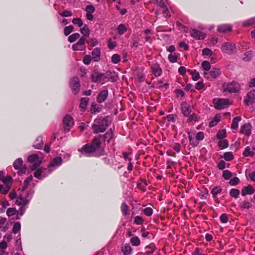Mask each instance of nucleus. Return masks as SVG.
I'll return each mask as SVG.
<instances>
[{
    "instance_id": "nucleus-1",
    "label": "nucleus",
    "mask_w": 255,
    "mask_h": 255,
    "mask_svg": "<svg viewBox=\"0 0 255 255\" xmlns=\"http://www.w3.org/2000/svg\"><path fill=\"white\" fill-rule=\"evenodd\" d=\"M32 179V176L30 175L24 180L21 193L16 200L17 205L24 206L29 204L34 192L33 188L29 185Z\"/></svg>"
},
{
    "instance_id": "nucleus-2",
    "label": "nucleus",
    "mask_w": 255,
    "mask_h": 255,
    "mask_svg": "<svg viewBox=\"0 0 255 255\" xmlns=\"http://www.w3.org/2000/svg\"><path fill=\"white\" fill-rule=\"evenodd\" d=\"M101 141L98 137L95 138L92 144H86L78 149L82 154L87 156H92V154L100 147Z\"/></svg>"
},
{
    "instance_id": "nucleus-3",
    "label": "nucleus",
    "mask_w": 255,
    "mask_h": 255,
    "mask_svg": "<svg viewBox=\"0 0 255 255\" xmlns=\"http://www.w3.org/2000/svg\"><path fill=\"white\" fill-rule=\"evenodd\" d=\"M110 124L108 118H99L94 121L92 126L93 129L95 133L104 132Z\"/></svg>"
},
{
    "instance_id": "nucleus-4",
    "label": "nucleus",
    "mask_w": 255,
    "mask_h": 255,
    "mask_svg": "<svg viewBox=\"0 0 255 255\" xmlns=\"http://www.w3.org/2000/svg\"><path fill=\"white\" fill-rule=\"evenodd\" d=\"M188 138L190 143L193 146H197L199 143L198 141L202 140L204 138L203 132H196L195 131H190L188 132Z\"/></svg>"
},
{
    "instance_id": "nucleus-5",
    "label": "nucleus",
    "mask_w": 255,
    "mask_h": 255,
    "mask_svg": "<svg viewBox=\"0 0 255 255\" xmlns=\"http://www.w3.org/2000/svg\"><path fill=\"white\" fill-rule=\"evenodd\" d=\"M111 74L112 73L110 71L106 72L105 74L94 72L91 75V79L93 82L103 84L106 79L109 77Z\"/></svg>"
},
{
    "instance_id": "nucleus-6",
    "label": "nucleus",
    "mask_w": 255,
    "mask_h": 255,
    "mask_svg": "<svg viewBox=\"0 0 255 255\" xmlns=\"http://www.w3.org/2000/svg\"><path fill=\"white\" fill-rule=\"evenodd\" d=\"M21 206V207L20 208L18 211H17L15 208H8L6 211V215L8 217H11L17 214V217L16 219H19V216H21L22 215H23L24 214L26 210V208L25 207V206H26V205Z\"/></svg>"
},
{
    "instance_id": "nucleus-7",
    "label": "nucleus",
    "mask_w": 255,
    "mask_h": 255,
    "mask_svg": "<svg viewBox=\"0 0 255 255\" xmlns=\"http://www.w3.org/2000/svg\"><path fill=\"white\" fill-rule=\"evenodd\" d=\"M221 74V71L219 69L213 68L211 71H204L203 76L205 78L212 80L217 78Z\"/></svg>"
},
{
    "instance_id": "nucleus-8",
    "label": "nucleus",
    "mask_w": 255,
    "mask_h": 255,
    "mask_svg": "<svg viewBox=\"0 0 255 255\" xmlns=\"http://www.w3.org/2000/svg\"><path fill=\"white\" fill-rule=\"evenodd\" d=\"M223 88L225 91H228L230 93H236L239 92L240 90V85L236 82L225 83L223 85Z\"/></svg>"
},
{
    "instance_id": "nucleus-9",
    "label": "nucleus",
    "mask_w": 255,
    "mask_h": 255,
    "mask_svg": "<svg viewBox=\"0 0 255 255\" xmlns=\"http://www.w3.org/2000/svg\"><path fill=\"white\" fill-rule=\"evenodd\" d=\"M213 103L216 109L226 108L230 104L229 100L226 99H215L213 100Z\"/></svg>"
},
{
    "instance_id": "nucleus-10",
    "label": "nucleus",
    "mask_w": 255,
    "mask_h": 255,
    "mask_svg": "<svg viewBox=\"0 0 255 255\" xmlns=\"http://www.w3.org/2000/svg\"><path fill=\"white\" fill-rule=\"evenodd\" d=\"M221 50L225 53L232 54L236 52L235 44L230 42H225L221 46Z\"/></svg>"
},
{
    "instance_id": "nucleus-11",
    "label": "nucleus",
    "mask_w": 255,
    "mask_h": 255,
    "mask_svg": "<svg viewBox=\"0 0 255 255\" xmlns=\"http://www.w3.org/2000/svg\"><path fill=\"white\" fill-rule=\"evenodd\" d=\"M69 86L72 92L75 94H77L80 88V80L78 77H74L71 78L69 81Z\"/></svg>"
},
{
    "instance_id": "nucleus-12",
    "label": "nucleus",
    "mask_w": 255,
    "mask_h": 255,
    "mask_svg": "<svg viewBox=\"0 0 255 255\" xmlns=\"http://www.w3.org/2000/svg\"><path fill=\"white\" fill-rule=\"evenodd\" d=\"M23 164V160L21 158L16 159L13 163L14 168L16 169H19L18 173L19 175L26 173L27 168L25 166H22Z\"/></svg>"
},
{
    "instance_id": "nucleus-13",
    "label": "nucleus",
    "mask_w": 255,
    "mask_h": 255,
    "mask_svg": "<svg viewBox=\"0 0 255 255\" xmlns=\"http://www.w3.org/2000/svg\"><path fill=\"white\" fill-rule=\"evenodd\" d=\"M64 128L65 131H69L74 125L73 118L69 115H66L63 120Z\"/></svg>"
},
{
    "instance_id": "nucleus-14",
    "label": "nucleus",
    "mask_w": 255,
    "mask_h": 255,
    "mask_svg": "<svg viewBox=\"0 0 255 255\" xmlns=\"http://www.w3.org/2000/svg\"><path fill=\"white\" fill-rule=\"evenodd\" d=\"M62 163V159L60 157L55 158L49 165L48 167V173L50 174L54 167L61 165Z\"/></svg>"
},
{
    "instance_id": "nucleus-15",
    "label": "nucleus",
    "mask_w": 255,
    "mask_h": 255,
    "mask_svg": "<svg viewBox=\"0 0 255 255\" xmlns=\"http://www.w3.org/2000/svg\"><path fill=\"white\" fill-rule=\"evenodd\" d=\"M28 161L29 162L34 163V167L32 168V169H34L41 163V158L37 154H33L29 155L28 157Z\"/></svg>"
},
{
    "instance_id": "nucleus-16",
    "label": "nucleus",
    "mask_w": 255,
    "mask_h": 255,
    "mask_svg": "<svg viewBox=\"0 0 255 255\" xmlns=\"http://www.w3.org/2000/svg\"><path fill=\"white\" fill-rule=\"evenodd\" d=\"M85 46V38L81 37L77 43L73 45L72 49L73 50H84Z\"/></svg>"
},
{
    "instance_id": "nucleus-17",
    "label": "nucleus",
    "mask_w": 255,
    "mask_h": 255,
    "mask_svg": "<svg viewBox=\"0 0 255 255\" xmlns=\"http://www.w3.org/2000/svg\"><path fill=\"white\" fill-rule=\"evenodd\" d=\"M255 102V90H251L249 92L247 95L246 98L245 99V103L247 105L252 104Z\"/></svg>"
},
{
    "instance_id": "nucleus-18",
    "label": "nucleus",
    "mask_w": 255,
    "mask_h": 255,
    "mask_svg": "<svg viewBox=\"0 0 255 255\" xmlns=\"http://www.w3.org/2000/svg\"><path fill=\"white\" fill-rule=\"evenodd\" d=\"M191 35L192 37L198 40L203 39L206 36V34L205 33H203L196 29H192L191 31Z\"/></svg>"
},
{
    "instance_id": "nucleus-19",
    "label": "nucleus",
    "mask_w": 255,
    "mask_h": 255,
    "mask_svg": "<svg viewBox=\"0 0 255 255\" xmlns=\"http://www.w3.org/2000/svg\"><path fill=\"white\" fill-rule=\"evenodd\" d=\"M108 96V90L107 89H104L101 91L98 95L97 99V102L100 103L104 102L107 98Z\"/></svg>"
},
{
    "instance_id": "nucleus-20",
    "label": "nucleus",
    "mask_w": 255,
    "mask_h": 255,
    "mask_svg": "<svg viewBox=\"0 0 255 255\" xmlns=\"http://www.w3.org/2000/svg\"><path fill=\"white\" fill-rule=\"evenodd\" d=\"M251 125L249 123H247L241 127L240 132L246 135H249L251 133Z\"/></svg>"
},
{
    "instance_id": "nucleus-21",
    "label": "nucleus",
    "mask_w": 255,
    "mask_h": 255,
    "mask_svg": "<svg viewBox=\"0 0 255 255\" xmlns=\"http://www.w3.org/2000/svg\"><path fill=\"white\" fill-rule=\"evenodd\" d=\"M9 229V223L5 218L0 217V231L6 232Z\"/></svg>"
},
{
    "instance_id": "nucleus-22",
    "label": "nucleus",
    "mask_w": 255,
    "mask_h": 255,
    "mask_svg": "<svg viewBox=\"0 0 255 255\" xmlns=\"http://www.w3.org/2000/svg\"><path fill=\"white\" fill-rule=\"evenodd\" d=\"M255 155V148L249 146H247L243 153L244 157H252Z\"/></svg>"
},
{
    "instance_id": "nucleus-23",
    "label": "nucleus",
    "mask_w": 255,
    "mask_h": 255,
    "mask_svg": "<svg viewBox=\"0 0 255 255\" xmlns=\"http://www.w3.org/2000/svg\"><path fill=\"white\" fill-rule=\"evenodd\" d=\"M48 173V169H40L35 171L34 175L38 179H42L45 177Z\"/></svg>"
},
{
    "instance_id": "nucleus-24",
    "label": "nucleus",
    "mask_w": 255,
    "mask_h": 255,
    "mask_svg": "<svg viewBox=\"0 0 255 255\" xmlns=\"http://www.w3.org/2000/svg\"><path fill=\"white\" fill-rule=\"evenodd\" d=\"M151 69L152 73L156 76H160L162 70L160 66L158 64H154L151 66Z\"/></svg>"
},
{
    "instance_id": "nucleus-25",
    "label": "nucleus",
    "mask_w": 255,
    "mask_h": 255,
    "mask_svg": "<svg viewBox=\"0 0 255 255\" xmlns=\"http://www.w3.org/2000/svg\"><path fill=\"white\" fill-rule=\"evenodd\" d=\"M181 111L184 116H188L191 113V109L189 105L186 102L182 103Z\"/></svg>"
},
{
    "instance_id": "nucleus-26",
    "label": "nucleus",
    "mask_w": 255,
    "mask_h": 255,
    "mask_svg": "<svg viewBox=\"0 0 255 255\" xmlns=\"http://www.w3.org/2000/svg\"><path fill=\"white\" fill-rule=\"evenodd\" d=\"M232 27L230 24H221L218 27V31L219 32L225 33L232 30Z\"/></svg>"
},
{
    "instance_id": "nucleus-27",
    "label": "nucleus",
    "mask_w": 255,
    "mask_h": 255,
    "mask_svg": "<svg viewBox=\"0 0 255 255\" xmlns=\"http://www.w3.org/2000/svg\"><path fill=\"white\" fill-rule=\"evenodd\" d=\"M101 50L99 48H95L92 52V58L95 61H99L100 59Z\"/></svg>"
},
{
    "instance_id": "nucleus-28",
    "label": "nucleus",
    "mask_w": 255,
    "mask_h": 255,
    "mask_svg": "<svg viewBox=\"0 0 255 255\" xmlns=\"http://www.w3.org/2000/svg\"><path fill=\"white\" fill-rule=\"evenodd\" d=\"M255 192V190L254 188L251 186L249 185L247 187H245L243 188L242 190V195L245 196L247 194H252Z\"/></svg>"
},
{
    "instance_id": "nucleus-29",
    "label": "nucleus",
    "mask_w": 255,
    "mask_h": 255,
    "mask_svg": "<svg viewBox=\"0 0 255 255\" xmlns=\"http://www.w3.org/2000/svg\"><path fill=\"white\" fill-rule=\"evenodd\" d=\"M89 99L88 98H82L80 103L81 111L84 112L86 109Z\"/></svg>"
},
{
    "instance_id": "nucleus-30",
    "label": "nucleus",
    "mask_w": 255,
    "mask_h": 255,
    "mask_svg": "<svg viewBox=\"0 0 255 255\" xmlns=\"http://www.w3.org/2000/svg\"><path fill=\"white\" fill-rule=\"evenodd\" d=\"M241 120V118L240 117H237L235 118L233 120L231 125V128L232 129H236L239 125V123Z\"/></svg>"
},
{
    "instance_id": "nucleus-31",
    "label": "nucleus",
    "mask_w": 255,
    "mask_h": 255,
    "mask_svg": "<svg viewBox=\"0 0 255 255\" xmlns=\"http://www.w3.org/2000/svg\"><path fill=\"white\" fill-rule=\"evenodd\" d=\"M42 144H43L42 137L41 136H39L36 139V140L33 144V147L35 148L39 149L41 147Z\"/></svg>"
},
{
    "instance_id": "nucleus-32",
    "label": "nucleus",
    "mask_w": 255,
    "mask_h": 255,
    "mask_svg": "<svg viewBox=\"0 0 255 255\" xmlns=\"http://www.w3.org/2000/svg\"><path fill=\"white\" fill-rule=\"evenodd\" d=\"M81 33L83 34V36L85 38L86 37H88L90 35V30L87 25H85L80 30Z\"/></svg>"
},
{
    "instance_id": "nucleus-33",
    "label": "nucleus",
    "mask_w": 255,
    "mask_h": 255,
    "mask_svg": "<svg viewBox=\"0 0 255 255\" xmlns=\"http://www.w3.org/2000/svg\"><path fill=\"white\" fill-rule=\"evenodd\" d=\"M239 206L241 208L248 209L251 207L252 204L248 200H244L240 204Z\"/></svg>"
},
{
    "instance_id": "nucleus-34",
    "label": "nucleus",
    "mask_w": 255,
    "mask_h": 255,
    "mask_svg": "<svg viewBox=\"0 0 255 255\" xmlns=\"http://www.w3.org/2000/svg\"><path fill=\"white\" fill-rule=\"evenodd\" d=\"M11 181H12V177L9 176H7L6 177H5V178L3 176L2 180H1V181L3 183V185H6L8 186L9 189H10V183H11Z\"/></svg>"
},
{
    "instance_id": "nucleus-35",
    "label": "nucleus",
    "mask_w": 255,
    "mask_h": 255,
    "mask_svg": "<svg viewBox=\"0 0 255 255\" xmlns=\"http://www.w3.org/2000/svg\"><path fill=\"white\" fill-rule=\"evenodd\" d=\"M190 74L192 75V79L194 81H197L200 78L199 73L196 70L191 71L189 70Z\"/></svg>"
},
{
    "instance_id": "nucleus-36",
    "label": "nucleus",
    "mask_w": 255,
    "mask_h": 255,
    "mask_svg": "<svg viewBox=\"0 0 255 255\" xmlns=\"http://www.w3.org/2000/svg\"><path fill=\"white\" fill-rule=\"evenodd\" d=\"M131 251L132 249L131 247L128 245L125 246V247L122 249V252H123L125 255H130L131 252Z\"/></svg>"
},
{
    "instance_id": "nucleus-37",
    "label": "nucleus",
    "mask_w": 255,
    "mask_h": 255,
    "mask_svg": "<svg viewBox=\"0 0 255 255\" xmlns=\"http://www.w3.org/2000/svg\"><path fill=\"white\" fill-rule=\"evenodd\" d=\"M121 211L124 215H127L128 214L129 208L125 203H122L121 206Z\"/></svg>"
},
{
    "instance_id": "nucleus-38",
    "label": "nucleus",
    "mask_w": 255,
    "mask_h": 255,
    "mask_svg": "<svg viewBox=\"0 0 255 255\" xmlns=\"http://www.w3.org/2000/svg\"><path fill=\"white\" fill-rule=\"evenodd\" d=\"M202 68L204 70V71H208L211 68V64L208 61H204L201 64Z\"/></svg>"
},
{
    "instance_id": "nucleus-39",
    "label": "nucleus",
    "mask_w": 255,
    "mask_h": 255,
    "mask_svg": "<svg viewBox=\"0 0 255 255\" xmlns=\"http://www.w3.org/2000/svg\"><path fill=\"white\" fill-rule=\"evenodd\" d=\"M117 30L118 31V33L120 34H123L127 30V28L126 27V26L124 24H120Z\"/></svg>"
},
{
    "instance_id": "nucleus-40",
    "label": "nucleus",
    "mask_w": 255,
    "mask_h": 255,
    "mask_svg": "<svg viewBox=\"0 0 255 255\" xmlns=\"http://www.w3.org/2000/svg\"><path fill=\"white\" fill-rule=\"evenodd\" d=\"M130 243L133 246H137L140 245V240L137 237H132L130 239Z\"/></svg>"
},
{
    "instance_id": "nucleus-41",
    "label": "nucleus",
    "mask_w": 255,
    "mask_h": 255,
    "mask_svg": "<svg viewBox=\"0 0 255 255\" xmlns=\"http://www.w3.org/2000/svg\"><path fill=\"white\" fill-rule=\"evenodd\" d=\"M223 157L227 161H231L234 158V155L232 152H226L224 153Z\"/></svg>"
},
{
    "instance_id": "nucleus-42",
    "label": "nucleus",
    "mask_w": 255,
    "mask_h": 255,
    "mask_svg": "<svg viewBox=\"0 0 255 255\" xmlns=\"http://www.w3.org/2000/svg\"><path fill=\"white\" fill-rule=\"evenodd\" d=\"M21 229V225L19 222H16L14 224L12 228V232L14 234H16L20 231Z\"/></svg>"
},
{
    "instance_id": "nucleus-43",
    "label": "nucleus",
    "mask_w": 255,
    "mask_h": 255,
    "mask_svg": "<svg viewBox=\"0 0 255 255\" xmlns=\"http://www.w3.org/2000/svg\"><path fill=\"white\" fill-rule=\"evenodd\" d=\"M80 36V35L78 33H75L72 34L68 37V41L70 43H72L76 40Z\"/></svg>"
},
{
    "instance_id": "nucleus-44",
    "label": "nucleus",
    "mask_w": 255,
    "mask_h": 255,
    "mask_svg": "<svg viewBox=\"0 0 255 255\" xmlns=\"http://www.w3.org/2000/svg\"><path fill=\"white\" fill-rule=\"evenodd\" d=\"M240 191L237 189H232L230 190V196L235 198H237L239 195Z\"/></svg>"
},
{
    "instance_id": "nucleus-45",
    "label": "nucleus",
    "mask_w": 255,
    "mask_h": 255,
    "mask_svg": "<svg viewBox=\"0 0 255 255\" xmlns=\"http://www.w3.org/2000/svg\"><path fill=\"white\" fill-rule=\"evenodd\" d=\"M121 60V57L117 54L113 55L111 57V61L114 64L118 63Z\"/></svg>"
},
{
    "instance_id": "nucleus-46",
    "label": "nucleus",
    "mask_w": 255,
    "mask_h": 255,
    "mask_svg": "<svg viewBox=\"0 0 255 255\" xmlns=\"http://www.w3.org/2000/svg\"><path fill=\"white\" fill-rule=\"evenodd\" d=\"M255 22V17L251 18L245 21L243 23V25L245 26H248L253 24Z\"/></svg>"
},
{
    "instance_id": "nucleus-47",
    "label": "nucleus",
    "mask_w": 255,
    "mask_h": 255,
    "mask_svg": "<svg viewBox=\"0 0 255 255\" xmlns=\"http://www.w3.org/2000/svg\"><path fill=\"white\" fill-rule=\"evenodd\" d=\"M73 28H74V27L72 25H70V26L65 27L64 29V34L66 36L68 35L72 32V31L73 30Z\"/></svg>"
},
{
    "instance_id": "nucleus-48",
    "label": "nucleus",
    "mask_w": 255,
    "mask_h": 255,
    "mask_svg": "<svg viewBox=\"0 0 255 255\" xmlns=\"http://www.w3.org/2000/svg\"><path fill=\"white\" fill-rule=\"evenodd\" d=\"M252 58V53L251 51H247L244 53L243 60L245 61H249Z\"/></svg>"
},
{
    "instance_id": "nucleus-49",
    "label": "nucleus",
    "mask_w": 255,
    "mask_h": 255,
    "mask_svg": "<svg viewBox=\"0 0 255 255\" xmlns=\"http://www.w3.org/2000/svg\"><path fill=\"white\" fill-rule=\"evenodd\" d=\"M222 191V189L220 187H215L212 190V194L213 195V197L215 198L216 196L220 193Z\"/></svg>"
},
{
    "instance_id": "nucleus-50",
    "label": "nucleus",
    "mask_w": 255,
    "mask_h": 255,
    "mask_svg": "<svg viewBox=\"0 0 255 255\" xmlns=\"http://www.w3.org/2000/svg\"><path fill=\"white\" fill-rule=\"evenodd\" d=\"M105 140H107L108 142L113 137V132L110 130L108 131L104 135Z\"/></svg>"
},
{
    "instance_id": "nucleus-51",
    "label": "nucleus",
    "mask_w": 255,
    "mask_h": 255,
    "mask_svg": "<svg viewBox=\"0 0 255 255\" xmlns=\"http://www.w3.org/2000/svg\"><path fill=\"white\" fill-rule=\"evenodd\" d=\"M9 191V187L8 185H3L0 184V192L5 194Z\"/></svg>"
},
{
    "instance_id": "nucleus-52",
    "label": "nucleus",
    "mask_w": 255,
    "mask_h": 255,
    "mask_svg": "<svg viewBox=\"0 0 255 255\" xmlns=\"http://www.w3.org/2000/svg\"><path fill=\"white\" fill-rule=\"evenodd\" d=\"M202 54L204 56H211L213 55V52L210 49L205 48L202 50Z\"/></svg>"
},
{
    "instance_id": "nucleus-53",
    "label": "nucleus",
    "mask_w": 255,
    "mask_h": 255,
    "mask_svg": "<svg viewBox=\"0 0 255 255\" xmlns=\"http://www.w3.org/2000/svg\"><path fill=\"white\" fill-rule=\"evenodd\" d=\"M91 111L93 114H96L100 112L99 107L95 104H93L91 105Z\"/></svg>"
},
{
    "instance_id": "nucleus-54",
    "label": "nucleus",
    "mask_w": 255,
    "mask_h": 255,
    "mask_svg": "<svg viewBox=\"0 0 255 255\" xmlns=\"http://www.w3.org/2000/svg\"><path fill=\"white\" fill-rule=\"evenodd\" d=\"M232 175V173L229 170H226L223 171V177L226 180L229 179Z\"/></svg>"
},
{
    "instance_id": "nucleus-55",
    "label": "nucleus",
    "mask_w": 255,
    "mask_h": 255,
    "mask_svg": "<svg viewBox=\"0 0 255 255\" xmlns=\"http://www.w3.org/2000/svg\"><path fill=\"white\" fill-rule=\"evenodd\" d=\"M72 22L74 24H77L79 27H81L83 24L81 19L79 18H73L72 20Z\"/></svg>"
},
{
    "instance_id": "nucleus-56",
    "label": "nucleus",
    "mask_w": 255,
    "mask_h": 255,
    "mask_svg": "<svg viewBox=\"0 0 255 255\" xmlns=\"http://www.w3.org/2000/svg\"><path fill=\"white\" fill-rule=\"evenodd\" d=\"M219 145L222 148H225L228 146V142L226 140H223L222 139L219 141Z\"/></svg>"
},
{
    "instance_id": "nucleus-57",
    "label": "nucleus",
    "mask_w": 255,
    "mask_h": 255,
    "mask_svg": "<svg viewBox=\"0 0 255 255\" xmlns=\"http://www.w3.org/2000/svg\"><path fill=\"white\" fill-rule=\"evenodd\" d=\"M226 136V130L225 129H222L221 131H219L217 134V137L218 138L222 139Z\"/></svg>"
},
{
    "instance_id": "nucleus-58",
    "label": "nucleus",
    "mask_w": 255,
    "mask_h": 255,
    "mask_svg": "<svg viewBox=\"0 0 255 255\" xmlns=\"http://www.w3.org/2000/svg\"><path fill=\"white\" fill-rule=\"evenodd\" d=\"M88 43L90 44L91 47L95 46L98 44V40L95 38H91L90 41L88 42Z\"/></svg>"
},
{
    "instance_id": "nucleus-59",
    "label": "nucleus",
    "mask_w": 255,
    "mask_h": 255,
    "mask_svg": "<svg viewBox=\"0 0 255 255\" xmlns=\"http://www.w3.org/2000/svg\"><path fill=\"white\" fill-rule=\"evenodd\" d=\"M143 213L146 216H151L152 214L153 210L151 208L147 207L143 210Z\"/></svg>"
},
{
    "instance_id": "nucleus-60",
    "label": "nucleus",
    "mask_w": 255,
    "mask_h": 255,
    "mask_svg": "<svg viewBox=\"0 0 255 255\" xmlns=\"http://www.w3.org/2000/svg\"><path fill=\"white\" fill-rule=\"evenodd\" d=\"M240 182V180L238 177H234L231 179L229 181V184L231 185L234 186L238 184Z\"/></svg>"
},
{
    "instance_id": "nucleus-61",
    "label": "nucleus",
    "mask_w": 255,
    "mask_h": 255,
    "mask_svg": "<svg viewBox=\"0 0 255 255\" xmlns=\"http://www.w3.org/2000/svg\"><path fill=\"white\" fill-rule=\"evenodd\" d=\"M83 63L85 64L88 65L91 61V56L90 55H86L83 59Z\"/></svg>"
},
{
    "instance_id": "nucleus-62",
    "label": "nucleus",
    "mask_w": 255,
    "mask_h": 255,
    "mask_svg": "<svg viewBox=\"0 0 255 255\" xmlns=\"http://www.w3.org/2000/svg\"><path fill=\"white\" fill-rule=\"evenodd\" d=\"M168 60L172 63L176 62L177 61V57L175 55L170 54L168 57Z\"/></svg>"
},
{
    "instance_id": "nucleus-63",
    "label": "nucleus",
    "mask_w": 255,
    "mask_h": 255,
    "mask_svg": "<svg viewBox=\"0 0 255 255\" xmlns=\"http://www.w3.org/2000/svg\"><path fill=\"white\" fill-rule=\"evenodd\" d=\"M204 87V84L203 82H198L195 85V88L197 90H201Z\"/></svg>"
},
{
    "instance_id": "nucleus-64",
    "label": "nucleus",
    "mask_w": 255,
    "mask_h": 255,
    "mask_svg": "<svg viewBox=\"0 0 255 255\" xmlns=\"http://www.w3.org/2000/svg\"><path fill=\"white\" fill-rule=\"evenodd\" d=\"M86 12H90L93 13L95 10V7L92 5H88L86 7Z\"/></svg>"
}]
</instances>
